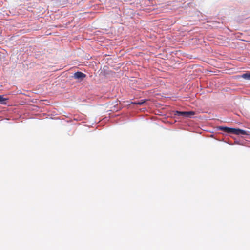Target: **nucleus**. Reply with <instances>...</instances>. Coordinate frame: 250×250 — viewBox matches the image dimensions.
Returning a JSON list of instances; mask_svg holds the SVG:
<instances>
[{
  "mask_svg": "<svg viewBox=\"0 0 250 250\" xmlns=\"http://www.w3.org/2000/svg\"><path fill=\"white\" fill-rule=\"evenodd\" d=\"M195 114L193 111H176V115L189 117Z\"/></svg>",
  "mask_w": 250,
  "mask_h": 250,
  "instance_id": "nucleus-2",
  "label": "nucleus"
},
{
  "mask_svg": "<svg viewBox=\"0 0 250 250\" xmlns=\"http://www.w3.org/2000/svg\"><path fill=\"white\" fill-rule=\"evenodd\" d=\"M86 77V75L81 72H77L74 73V77L77 79L83 80Z\"/></svg>",
  "mask_w": 250,
  "mask_h": 250,
  "instance_id": "nucleus-3",
  "label": "nucleus"
},
{
  "mask_svg": "<svg viewBox=\"0 0 250 250\" xmlns=\"http://www.w3.org/2000/svg\"><path fill=\"white\" fill-rule=\"evenodd\" d=\"M8 100V98H5L3 95H0V104H6V102Z\"/></svg>",
  "mask_w": 250,
  "mask_h": 250,
  "instance_id": "nucleus-4",
  "label": "nucleus"
},
{
  "mask_svg": "<svg viewBox=\"0 0 250 250\" xmlns=\"http://www.w3.org/2000/svg\"><path fill=\"white\" fill-rule=\"evenodd\" d=\"M146 102V100H142L140 101L137 102H134L132 103V104H138V105H142L145 102Z\"/></svg>",
  "mask_w": 250,
  "mask_h": 250,
  "instance_id": "nucleus-6",
  "label": "nucleus"
},
{
  "mask_svg": "<svg viewBox=\"0 0 250 250\" xmlns=\"http://www.w3.org/2000/svg\"><path fill=\"white\" fill-rule=\"evenodd\" d=\"M218 129L219 130L223 131L224 132L229 134H233L235 135H248L247 131L239 128L236 129L220 126L218 127Z\"/></svg>",
  "mask_w": 250,
  "mask_h": 250,
  "instance_id": "nucleus-1",
  "label": "nucleus"
},
{
  "mask_svg": "<svg viewBox=\"0 0 250 250\" xmlns=\"http://www.w3.org/2000/svg\"><path fill=\"white\" fill-rule=\"evenodd\" d=\"M242 78L250 80V73H244L242 76Z\"/></svg>",
  "mask_w": 250,
  "mask_h": 250,
  "instance_id": "nucleus-5",
  "label": "nucleus"
}]
</instances>
